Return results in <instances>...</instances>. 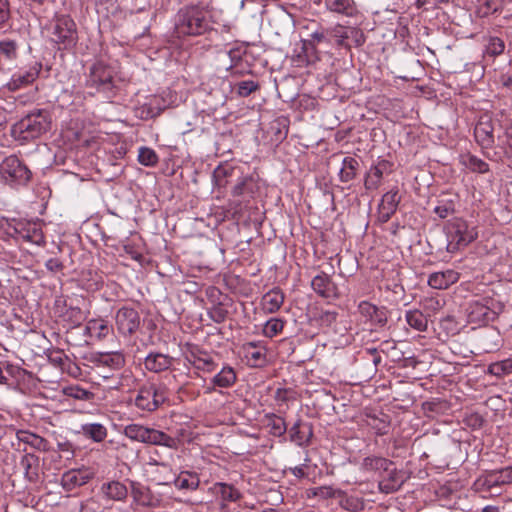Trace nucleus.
I'll use <instances>...</instances> for the list:
<instances>
[{
	"label": "nucleus",
	"instance_id": "obj_1",
	"mask_svg": "<svg viewBox=\"0 0 512 512\" xmlns=\"http://www.w3.org/2000/svg\"><path fill=\"white\" fill-rule=\"evenodd\" d=\"M211 0H199L197 4L181 8L175 21L178 36H198L211 30L208 15L211 12Z\"/></svg>",
	"mask_w": 512,
	"mask_h": 512
},
{
	"label": "nucleus",
	"instance_id": "obj_2",
	"mask_svg": "<svg viewBox=\"0 0 512 512\" xmlns=\"http://www.w3.org/2000/svg\"><path fill=\"white\" fill-rule=\"evenodd\" d=\"M51 121L48 113L37 110L29 113L12 127V135L19 140L29 141L40 137L50 129Z\"/></svg>",
	"mask_w": 512,
	"mask_h": 512
},
{
	"label": "nucleus",
	"instance_id": "obj_3",
	"mask_svg": "<svg viewBox=\"0 0 512 512\" xmlns=\"http://www.w3.org/2000/svg\"><path fill=\"white\" fill-rule=\"evenodd\" d=\"M124 435L132 441L150 445L164 446L170 449L177 448V440L163 431L145 427L140 424H129L124 427Z\"/></svg>",
	"mask_w": 512,
	"mask_h": 512
},
{
	"label": "nucleus",
	"instance_id": "obj_4",
	"mask_svg": "<svg viewBox=\"0 0 512 512\" xmlns=\"http://www.w3.org/2000/svg\"><path fill=\"white\" fill-rule=\"evenodd\" d=\"M168 397L167 389L163 385L148 383L143 385L135 398V405L145 411H154L163 404Z\"/></svg>",
	"mask_w": 512,
	"mask_h": 512
},
{
	"label": "nucleus",
	"instance_id": "obj_5",
	"mask_svg": "<svg viewBox=\"0 0 512 512\" xmlns=\"http://www.w3.org/2000/svg\"><path fill=\"white\" fill-rule=\"evenodd\" d=\"M0 175L7 183L26 184L31 171L17 156L10 155L0 163Z\"/></svg>",
	"mask_w": 512,
	"mask_h": 512
},
{
	"label": "nucleus",
	"instance_id": "obj_6",
	"mask_svg": "<svg viewBox=\"0 0 512 512\" xmlns=\"http://www.w3.org/2000/svg\"><path fill=\"white\" fill-rule=\"evenodd\" d=\"M448 250L454 251L460 246H467L473 242L478 233L474 227H469L462 219H455L448 226Z\"/></svg>",
	"mask_w": 512,
	"mask_h": 512
},
{
	"label": "nucleus",
	"instance_id": "obj_7",
	"mask_svg": "<svg viewBox=\"0 0 512 512\" xmlns=\"http://www.w3.org/2000/svg\"><path fill=\"white\" fill-rule=\"evenodd\" d=\"M114 76V68L99 61L91 66L87 83L99 91L109 92L114 87Z\"/></svg>",
	"mask_w": 512,
	"mask_h": 512
},
{
	"label": "nucleus",
	"instance_id": "obj_8",
	"mask_svg": "<svg viewBox=\"0 0 512 512\" xmlns=\"http://www.w3.org/2000/svg\"><path fill=\"white\" fill-rule=\"evenodd\" d=\"M115 325L120 335L124 337L135 334L141 325V318L136 309L122 306L115 313Z\"/></svg>",
	"mask_w": 512,
	"mask_h": 512
},
{
	"label": "nucleus",
	"instance_id": "obj_9",
	"mask_svg": "<svg viewBox=\"0 0 512 512\" xmlns=\"http://www.w3.org/2000/svg\"><path fill=\"white\" fill-rule=\"evenodd\" d=\"M41 70L42 63L38 61L33 62L27 67L20 68L12 74L5 87L11 92L26 88L36 81L40 75Z\"/></svg>",
	"mask_w": 512,
	"mask_h": 512
},
{
	"label": "nucleus",
	"instance_id": "obj_10",
	"mask_svg": "<svg viewBox=\"0 0 512 512\" xmlns=\"http://www.w3.org/2000/svg\"><path fill=\"white\" fill-rule=\"evenodd\" d=\"M53 41L62 44L64 48H69L76 44V25L71 18L62 16L56 20L53 28Z\"/></svg>",
	"mask_w": 512,
	"mask_h": 512
},
{
	"label": "nucleus",
	"instance_id": "obj_11",
	"mask_svg": "<svg viewBox=\"0 0 512 512\" xmlns=\"http://www.w3.org/2000/svg\"><path fill=\"white\" fill-rule=\"evenodd\" d=\"M311 287L322 298L338 299L340 297L338 286L326 273L321 272L313 277Z\"/></svg>",
	"mask_w": 512,
	"mask_h": 512
},
{
	"label": "nucleus",
	"instance_id": "obj_12",
	"mask_svg": "<svg viewBox=\"0 0 512 512\" xmlns=\"http://www.w3.org/2000/svg\"><path fill=\"white\" fill-rule=\"evenodd\" d=\"M242 349L251 367H261L267 363V347L262 341L247 342Z\"/></svg>",
	"mask_w": 512,
	"mask_h": 512
},
{
	"label": "nucleus",
	"instance_id": "obj_13",
	"mask_svg": "<svg viewBox=\"0 0 512 512\" xmlns=\"http://www.w3.org/2000/svg\"><path fill=\"white\" fill-rule=\"evenodd\" d=\"M131 496L136 504L143 507L156 508L161 504L158 495H155L149 487L137 482H131Z\"/></svg>",
	"mask_w": 512,
	"mask_h": 512
},
{
	"label": "nucleus",
	"instance_id": "obj_14",
	"mask_svg": "<svg viewBox=\"0 0 512 512\" xmlns=\"http://www.w3.org/2000/svg\"><path fill=\"white\" fill-rule=\"evenodd\" d=\"M493 125L489 118L481 117L474 128V136L483 148H490L494 143Z\"/></svg>",
	"mask_w": 512,
	"mask_h": 512
},
{
	"label": "nucleus",
	"instance_id": "obj_15",
	"mask_svg": "<svg viewBox=\"0 0 512 512\" xmlns=\"http://www.w3.org/2000/svg\"><path fill=\"white\" fill-rule=\"evenodd\" d=\"M92 478L88 469H72L62 475L61 483L65 490L85 485Z\"/></svg>",
	"mask_w": 512,
	"mask_h": 512
},
{
	"label": "nucleus",
	"instance_id": "obj_16",
	"mask_svg": "<svg viewBox=\"0 0 512 512\" xmlns=\"http://www.w3.org/2000/svg\"><path fill=\"white\" fill-rule=\"evenodd\" d=\"M240 168L230 163L218 165L213 172V180L217 187L224 188L230 182L234 181L236 176L240 174Z\"/></svg>",
	"mask_w": 512,
	"mask_h": 512
},
{
	"label": "nucleus",
	"instance_id": "obj_17",
	"mask_svg": "<svg viewBox=\"0 0 512 512\" xmlns=\"http://www.w3.org/2000/svg\"><path fill=\"white\" fill-rule=\"evenodd\" d=\"M400 199L398 189H392L383 195L379 204V213L383 221H388L396 212Z\"/></svg>",
	"mask_w": 512,
	"mask_h": 512
},
{
	"label": "nucleus",
	"instance_id": "obj_18",
	"mask_svg": "<svg viewBox=\"0 0 512 512\" xmlns=\"http://www.w3.org/2000/svg\"><path fill=\"white\" fill-rule=\"evenodd\" d=\"M459 280V273L455 270L448 269L432 273L428 278V284L434 289H447L450 285Z\"/></svg>",
	"mask_w": 512,
	"mask_h": 512
},
{
	"label": "nucleus",
	"instance_id": "obj_19",
	"mask_svg": "<svg viewBox=\"0 0 512 512\" xmlns=\"http://www.w3.org/2000/svg\"><path fill=\"white\" fill-rule=\"evenodd\" d=\"M284 299L285 296L283 291L280 288L275 287L262 296V309L265 313H275L283 305Z\"/></svg>",
	"mask_w": 512,
	"mask_h": 512
},
{
	"label": "nucleus",
	"instance_id": "obj_20",
	"mask_svg": "<svg viewBox=\"0 0 512 512\" xmlns=\"http://www.w3.org/2000/svg\"><path fill=\"white\" fill-rule=\"evenodd\" d=\"M387 477L379 481L378 488L380 492L391 494L398 491L404 483V479L399 471L395 468L389 467Z\"/></svg>",
	"mask_w": 512,
	"mask_h": 512
},
{
	"label": "nucleus",
	"instance_id": "obj_21",
	"mask_svg": "<svg viewBox=\"0 0 512 512\" xmlns=\"http://www.w3.org/2000/svg\"><path fill=\"white\" fill-rule=\"evenodd\" d=\"M94 362L99 367L102 366L113 370H119L125 364V357L119 351L98 353L94 357Z\"/></svg>",
	"mask_w": 512,
	"mask_h": 512
},
{
	"label": "nucleus",
	"instance_id": "obj_22",
	"mask_svg": "<svg viewBox=\"0 0 512 512\" xmlns=\"http://www.w3.org/2000/svg\"><path fill=\"white\" fill-rule=\"evenodd\" d=\"M16 232L27 242H31L38 246H43L45 244L44 234L37 224H21L19 228H16Z\"/></svg>",
	"mask_w": 512,
	"mask_h": 512
},
{
	"label": "nucleus",
	"instance_id": "obj_23",
	"mask_svg": "<svg viewBox=\"0 0 512 512\" xmlns=\"http://www.w3.org/2000/svg\"><path fill=\"white\" fill-rule=\"evenodd\" d=\"M312 434L311 425L301 420L296 421L289 431L290 440L299 446L308 444Z\"/></svg>",
	"mask_w": 512,
	"mask_h": 512
},
{
	"label": "nucleus",
	"instance_id": "obj_24",
	"mask_svg": "<svg viewBox=\"0 0 512 512\" xmlns=\"http://www.w3.org/2000/svg\"><path fill=\"white\" fill-rule=\"evenodd\" d=\"M111 332V327L108 322L103 319H91L87 322L84 334L90 339L102 340L106 338Z\"/></svg>",
	"mask_w": 512,
	"mask_h": 512
},
{
	"label": "nucleus",
	"instance_id": "obj_25",
	"mask_svg": "<svg viewBox=\"0 0 512 512\" xmlns=\"http://www.w3.org/2000/svg\"><path fill=\"white\" fill-rule=\"evenodd\" d=\"M512 483V466L505 467L498 471L490 472L483 481V486H486L487 489H492L493 487L510 484Z\"/></svg>",
	"mask_w": 512,
	"mask_h": 512
},
{
	"label": "nucleus",
	"instance_id": "obj_26",
	"mask_svg": "<svg viewBox=\"0 0 512 512\" xmlns=\"http://www.w3.org/2000/svg\"><path fill=\"white\" fill-rule=\"evenodd\" d=\"M145 368L154 373L169 369L172 358L162 353H150L144 361Z\"/></svg>",
	"mask_w": 512,
	"mask_h": 512
},
{
	"label": "nucleus",
	"instance_id": "obj_27",
	"mask_svg": "<svg viewBox=\"0 0 512 512\" xmlns=\"http://www.w3.org/2000/svg\"><path fill=\"white\" fill-rule=\"evenodd\" d=\"M20 465L24 470V476L29 482L39 479V458L34 454L26 453L22 456Z\"/></svg>",
	"mask_w": 512,
	"mask_h": 512
},
{
	"label": "nucleus",
	"instance_id": "obj_28",
	"mask_svg": "<svg viewBox=\"0 0 512 512\" xmlns=\"http://www.w3.org/2000/svg\"><path fill=\"white\" fill-rule=\"evenodd\" d=\"M179 490H196L200 484L199 476L195 472L181 471L178 475L175 474V479L172 481Z\"/></svg>",
	"mask_w": 512,
	"mask_h": 512
},
{
	"label": "nucleus",
	"instance_id": "obj_29",
	"mask_svg": "<svg viewBox=\"0 0 512 512\" xmlns=\"http://www.w3.org/2000/svg\"><path fill=\"white\" fill-rule=\"evenodd\" d=\"M393 462L380 456H367L363 459L361 469L366 472H385L389 471V467Z\"/></svg>",
	"mask_w": 512,
	"mask_h": 512
},
{
	"label": "nucleus",
	"instance_id": "obj_30",
	"mask_svg": "<svg viewBox=\"0 0 512 512\" xmlns=\"http://www.w3.org/2000/svg\"><path fill=\"white\" fill-rule=\"evenodd\" d=\"M323 42H329L323 31H315L311 34V39L303 41L302 49L309 62L318 60V56L316 55V45Z\"/></svg>",
	"mask_w": 512,
	"mask_h": 512
},
{
	"label": "nucleus",
	"instance_id": "obj_31",
	"mask_svg": "<svg viewBox=\"0 0 512 512\" xmlns=\"http://www.w3.org/2000/svg\"><path fill=\"white\" fill-rule=\"evenodd\" d=\"M149 464L155 466V470L153 471L154 480L159 485L172 484L176 473L172 470L169 464L157 461L149 462Z\"/></svg>",
	"mask_w": 512,
	"mask_h": 512
},
{
	"label": "nucleus",
	"instance_id": "obj_32",
	"mask_svg": "<svg viewBox=\"0 0 512 512\" xmlns=\"http://www.w3.org/2000/svg\"><path fill=\"white\" fill-rule=\"evenodd\" d=\"M106 497L111 500L122 501L128 495L127 487L119 481H110L104 483L101 488Z\"/></svg>",
	"mask_w": 512,
	"mask_h": 512
},
{
	"label": "nucleus",
	"instance_id": "obj_33",
	"mask_svg": "<svg viewBox=\"0 0 512 512\" xmlns=\"http://www.w3.org/2000/svg\"><path fill=\"white\" fill-rule=\"evenodd\" d=\"M325 7L337 14L352 16L355 11L354 0H324Z\"/></svg>",
	"mask_w": 512,
	"mask_h": 512
},
{
	"label": "nucleus",
	"instance_id": "obj_34",
	"mask_svg": "<svg viewBox=\"0 0 512 512\" xmlns=\"http://www.w3.org/2000/svg\"><path fill=\"white\" fill-rule=\"evenodd\" d=\"M459 162L462 166L472 172L486 173L489 171L488 163L470 153L460 155Z\"/></svg>",
	"mask_w": 512,
	"mask_h": 512
},
{
	"label": "nucleus",
	"instance_id": "obj_35",
	"mask_svg": "<svg viewBox=\"0 0 512 512\" xmlns=\"http://www.w3.org/2000/svg\"><path fill=\"white\" fill-rule=\"evenodd\" d=\"M17 438L19 441L28 444L39 451H47L49 448L48 441L46 439L29 431H18Z\"/></svg>",
	"mask_w": 512,
	"mask_h": 512
},
{
	"label": "nucleus",
	"instance_id": "obj_36",
	"mask_svg": "<svg viewBox=\"0 0 512 512\" xmlns=\"http://www.w3.org/2000/svg\"><path fill=\"white\" fill-rule=\"evenodd\" d=\"M359 169V162L354 157H345L342 161V167L339 172L341 182H349L353 180Z\"/></svg>",
	"mask_w": 512,
	"mask_h": 512
},
{
	"label": "nucleus",
	"instance_id": "obj_37",
	"mask_svg": "<svg viewBox=\"0 0 512 512\" xmlns=\"http://www.w3.org/2000/svg\"><path fill=\"white\" fill-rule=\"evenodd\" d=\"M236 380L237 376L234 369L230 366H225L213 377L212 383L220 388H229L234 385Z\"/></svg>",
	"mask_w": 512,
	"mask_h": 512
},
{
	"label": "nucleus",
	"instance_id": "obj_38",
	"mask_svg": "<svg viewBox=\"0 0 512 512\" xmlns=\"http://www.w3.org/2000/svg\"><path fill=\"white\" fill-rule=\"evenodd\" d=\"M266 424L269 428V433L274 437H281L287 431V426L285 420L276 414H267L265 416Z\"/></svg>",
	"mask_w": 512,
	"mask_h": 512
},
{
	"label": "nucleus",
	"instance_id": "obj_39",
	"mask_svg": "<svg viewBox=\"0 0 512 512\" xmlns=\"http://www.w3.org/2000/svg\"><path fill=\"white\" fill-rule=\"evenodd\" d=\"M84 436L95 442H101L107 437V429L100 423H88L82 425Z\"/></svg>",
	"mask_w": 512,
	"mask_h": 512
},
{
	"label": "nucleus",
	"instance_id": "obj_40",
	"mask_svg": "<svg viewBox=\"0 0 512 512\" xmlns=\"http://www.w3.org/2000/svg\"><path fill=\"white\" fill-rule=\"evenodd\" d=\"M19 44L16 40L5 38L0 40V56L8 61H14L18 57Z\"/></svg>",
	"mask_w": 512,
	"mask_h": 512
},
{
	"label": "nucleus",
	"instance_id": "obj_41",
	"mask_svg": "<svg viewBox=\"0 0 512 512\" xmlns=\"http://www.w3.org/2000/svg\"><path fill=\"white\" fill-rule=\"evenodd\" d=\"M406 321L413 329L423 332L427 329V319L420 310H409L405 315Z\"/></svg>",
	"mask_w": 512,
	"mask_h": 512
},
{
	"label": "nucleus",
	"instance_id": "obj_42",
	"mask_svg": "<svg viewBox=\"0 0 512 512\" xmlns=\"http://www.w3.org/2000/svg\"><path fill=\"white\" fill-rule=\"evenodd\" d=\"M386 164L379 163L373 167L370 168L369 172L367 173V176L365 178V187L367 189H377L378 186L381 183V179L383 176V170L385 168Z\"/></svg>",
	"mask_w": 512,
	"mask_h": 512
},
{
	"label": "nucleus",
	"instance_id": "obj_43",
	"mask_svg": "<svg viewBox=\"0 0 512 512\" xmlns=\"http://www.w3.org/2000/svg\"><path fill=\"white\" fill-rule=\"evenodd\" d=\"M340 506L351 512H358L364 509V501L357 496H348L344 491L343 495L338 497Z\"/></svg>",
	"mask_w": 512,
	"mask_h": 512
},
{
	"label": "nucleus",
	"instance_id": "obj_44",
	"mask_svg": "<svg viewBox=\"0 0 512 512\" xmlns=\"http://www.w3.org/2000/svg\"><path fill=\"white\" fill-rule=\"evenodd\" d=\"M488 373L498 378L512 374V360L505 359L502 361L491 363L488 366Z\"/></svg>",
	"mask_w": 512,
	"mask_h": 512
},
{
	"label": "nucleus",
	"instance_id": "obj_45",
	"mask_svg": "<svg viewBox=\"0 0 512 512\" xmlns=\"http://www.w3.org/2000/svg\"><path fill=\"white\" fill-rule=\"evenodd\" d=\"M193 360H191L192 364L197 369H202L207 372H211L214 368V361L211 356H209L205 352L192 353Z\"/></svg>",
	"mask_w": 512,
	"mask_h": 512
},
{
	"label": "nucleus",
	"instance_id": "obj_46",
	"mask_svg": "<svg viewBox=\"0 0 512 512\" xmlns=\"http://www.w3.org/2000/svg\"><path fill=\"white\" fill-rule=\"evenodd\" d=\"M284 320L280 318L269 319L263 327V335L268 338H273L282 332L284 328Z\"/></svg>",
	"mask_w": 512,
	"mask_h": 512
},
{
	"label": "nucleus",
	"instance_id": "obj_47",
	"mask_svg": "<svg viewBox=\"0 0 512 512\" xmlns=\"http://www.w3.org/2000/svg\"><path fill=\"white\" fill-rule=\"evenodd\" d=\"M158 156L156 152L148 147H141L138 153V161L148 167L155 166L158 163Z\"/></svg>",
	"mask_w": 512,
	"mask_h": 512
},
{
	"label": "nucleus",
	"instance_id": "obj_48",
	"mask_svg": "<svg viewBox=\"0 0 512 512\" xmlns=\"http://www.w3.org/2000/svg\"><path fill=\"white\" fill-rule=\"evenodd\" d=\"M330 33L334 38H336L339 45H344L345 39L350 38L352 34H359V30L337 25L331 30Z\"/></svg>",
	"mask_w": 512,
	"mask_h": 512
},
{
	"label": "nucleus",
	"instance_id": "obj_49",
	"mask_svg": "<svg viewBox=\"0 0 512 512\" xmlns=\"http://www.w3.org/2000/svg\"><path fill=\"white\" fill-rule=\"evenodd\" d=\"M368 425L374 429L378 435H385L389 430L388 416L383 415L382 418L371 416L369 417Z\"/></svg>",
	"mask_w": 512,
	"mask_h": 512
},
{
	"label": "nucleus",
	"instance_id": "obj_50",
	"mask_svg": "<svg viewBox=\"0 0 512 512\" xmlns=\"http://www.w3.org/2000/svg\"><path fill=\"white\" fill-rule=\"evenodd\" d=\"M312 494L321 499L338 498L343 495V491L335 489L331 486L316 487L312 490Z\"/></svg>",
	"mask_w": 512,
	"mask_h": 512
},
{
	"label": "nucleus",
	"instance_id": "obj_51",
	"mask_svg": "<svg viewBox=\"0 0 512 512\" xmlns=\"http://www.w3.org/2000/svg\"><path fill=\"white\" fill-rule=\"evenodd\" d=\"M234 181H236V183L232 188L233 196H242L248 192V185L250 184V178L248 176L243 175L240 171L239 176H236Z\"/></svg>",
	"mask_w": 512,
	"mask_h": 512
},
{
	"label": "nucleus",
	"instance_id": "obj_52",
	"mask_svg": "<svg viewBox=\"0 0 512 512\" xmlns=\"http://www.w3.org/2000/svg\"><path fill=\"white\" fill-rule=\"evenodd\" d=\"M505 44L498 37H490L486 45V53L492 57L501 55L504 52Z\"/></svg>",
	"mask_w": 512,
	"mask_h": 512
},
{
	"label": "nucleus",
	"instance_id": "obj_53",
	"mask_svg": "<svg viewBox=\"0 0 512 512\" xmlns=\"http://www.w3.org/2000/svg\"><path fill=\"white\" fill-rule=\"evenodd\" d=\"M259 89V84L253 80H244L237 84V94L240 97H247Z\"/></svg>",
	"mask_w": 512,
	"mask_h": 512
},
{
	"label": "nucleus",
	"instance_id": "obj_54",
	"mask_svg": "<svg viewBox=\"0 0 512 512\" xmlns=\"http://www.w3.org/2000/svg\"><path fill=\"white\" fill-rule=\"evenodd\" d=\"M455 211V206L453 201H440L438 205L434 208V212L441 218L445 219L448 216L452 215Z\"/></svg>",
	"mask_w": 512,
	"mask_h": 512
},
{
	"label": "nucleus",
	"instance_id": "obj_55",
	"mask_svg": "<svg viewBox=\"0 0 512 512\" xmlns=\"http://www.w3.org/2000/svg\"><path fill=\"white\" fill-rule=\"evenodd\" d=\"M220 493L223 499L229 501H236L240 498L239 491L234 488L232 485L221 483L220 484Z\"/></svg>",
	"mask_w": 512,
	"mask_h": 512
},
{
	"label": "nucleus",
	"instance_id": "obj_56",
	"mask_svg": "<svg viewBox=\"0 0 512 512\" xmlns=\"http://www.w3.org/2000/svg\"><path fill=\"white\" fill-rule=\"evenodd\" d=\"M377 306L368 302V301H361L358 305V311L359 313L365 317L367 320H371L373 317L374 312L376 311Z\"/></svg>",
	"mask_w": 512,
	"mask_h": 512
},
{
	"label": "nucleus",
	"instance_id": "obj_57",
	"mask_svg": "<svg viewBox=\"0 0 512 512\" xmlns=\"http://www.w3.org/2000/svg\"><path fill=\"white\" fill-rule=\"evenodd\" d=\"M370 322L373 325H377L380 327L384 326L387 323L386 309L384 307H381V308L377 307Z\"/></svg>",
	"mask_w": 512,
	"mask_h": 512
},
{
	"label": "nucleus",
	"instance_id": "obj_58",
	"mask_svg": "<svg viewBox=\"0 0 512 512\" xmlns=\"http://www.w3.org/2000/svg\"><path fill=\"white\" fill-rule=\"evenodd\" d=\"M68 395L79 399V400H88L90 398L91 393L83 388H80L78 386L75 387H69L67 389Z\"/></svg>",
	"mask_w": 512,
	"mask_h": 512
},
{
	"label": "nucleus",
	"instance_id": "obj_59",
	"mask_svg": "<svg viewBox=\"0 0 512 512\" xmlns=\"http://www.w3.org/2000/svg\"><path fill=\"white\" fill-rule=\"evenodd\" d=\"M10 18V9L8 0H0V27Z\"/></svg>",
	"mask_w": 512,
	"mask_h": 512
},
{
	"label": "nucleus",
	"instance_id": "obj_60",
	"mask_svg": "<svg viewBox=\"0 0 512 512\" xmlns=\"http://www.w3.org/2000/svg\"><path fill=\"white\" fill-rule=\"evenodd\" d=\"M67 315L76 325H79L85 318L84 313L78 307H71L67 311Z\"/></svg>",
	"mask_w": 512,
	"mask_h": 512
},
{
	"label": "nucleus",
	"instance_id": "obj_61",
	"mask_svg": "<svg viewBox=\"0 0 512 512\" xmlns=\"http://www.w3.org/2000/svg\"><path fill=\"white\" fill-rule=\"evenodd\" d=\"M123 250L126 254H128L133 260L141 262L143 259V255L140 251L136 249L133 244L127 243L123 245Z\"/></svg>",
	"mask_w": 512,
	"mask_h": 512
},
{
	"label": "nucleus",
	"instance_id": "obj_62",
	"mask_svg": "<svg viewBox=\"0 0 512 512\" xmlns=\"http://www.w3.org/2000/svg\"><path fill=\"white\" fill-rule=\"evenodd\" d=\"M45 267L51 272L61 271L64 267L63 263L58 258H51L46 261Z\"/></svg>",
	"mask_w": 512,
	"mask_h": 512
},
{
	"label": "nucleus",
	"instance_id": "obj_63",
	"mask_svg": "<svg viewBox=\"0 0 512 512\" xmlns=\"http://www.w3.org/2000/svg\"><path fill=\"white\" fill-rule=\"evenodd\" d=\"M337 316L338 313L335 311H323L321 313L320 319L323 323L330 325L336 321Z\"/></svg>",
	"mask_w": 512,
	"mask_h": 512
},
{
	"label": "nucleus",
	"instance_id": "obj_64",
	"mask_svg": "<svg viewBox=\"0 0 512 512\" xmlns=\"http://www.w3.org/2000/svg\"><path fill=\"white\" fill-rule=\"evenodd\" d=\"M288 391L284 388H278L275 392L274 398L277 402L284 403L288 400L287 397Z\"/></svg>",
	"mask_w": 512,
	"mask_h": 512
}]
</instances>
